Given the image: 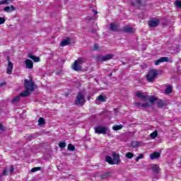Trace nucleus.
Masks as SVG:
<instances>
[{"label": "nucleus", "mask_w": 181, "mask_h": 181, "mask_svg": "<svg viewBox=\"0 0 181 181\" xmlns=\"http://www.w3.org/2000/svg\"><path fill=\"white\" fill-rule=\"evenodd\" d=\"M105 160L110 165H119V163H121V158H119V154H117L115 152L112 153V157L110 156H106Z\"/></svg>", "instance_id": "nucleus-1"}, {"label": "nucleus", "mask_w": 181, "mask_h": 181, "mask_svg": "<svg viewBox=\"0 0 181 181\" xmlns=\"http://www.w3.org/2000/svg\"><path fill=\"white\" fill-rule=\"evenodd\" d=\"M159 73L156 69H151L148 71L147 75L146 76V78L148 83H153L155 81V78H156V76H158Z\"/></svg>", "instance_id": "nucleus-2"}, {"label": "nucleus", "mask_w": 181, "mask_h": 181, "mask_svg": "<svg viewBox=\"0 0 181 181\" xmlns=\"http://www.w3.org/2000/svg\"><path fill=\"white\" fill-rule=\"evenodd\" d=\"M86 104V98L82 92H78L75 100V105H84Z\"/></svg>", "instance_id": "nucleus-3"}, {"label": "nucleus", "mask_w": 181, "mask_h": 181, "mask_svg": "<svg viewBox=\"0 0 181 181\" xmlns=\"http://www.w3.org/2000/svg\"><path fill=\"white\" fill-rule=\"evenodd\" d=\"M24 87L25 90H28L31 93H33V91H35V83L32 80L29 81L28 79H25L24 81Z\"/></svg>", "instance_id": "nucleus-4"}, {"label": "nucleus", "mask_w": 181, "mask_h": 181, "mask_svg": "<svg viewBox=\"0 0 181 181\" xmlns=\"http://www.w3.org/2000/svg\"><path fill=\"white\" fill-rule=\"evenodd\" d=\"M84 63V60L81 58H78L77 60H76L74 63V66H72L73 70H75V71H80L81 70V64Z\"/></svg>", "instance_id": "nucleus-5"}, {"label": "nucleus", "mask_w": 181, "mask_h": 181, "mask_svg": "<svg viewBox=\"0 0 181 181\" xmlns=\"http://www.w3.org/2000/svg\"><path fill=\"white\" fill-rule=\"evenodd\" d=\"M95 134H102L103 135H105V134L108 132V128L103 126L96 127H95Z\"/></svg>", "instance_id": "nucleus-6"}, {"label": "nucleus", "mask_w": 181, "mask_h": 181, "mask_svg": "<svg viewBox=\"0 0 181 181\" xmlns=\"http://www.w3.org/2000/svg\"><path fill=\"white\" fill-rule=\"evenodd\" d=\"M159 23H160V21L158 18H152L148 21V25L150 28H156L159 26Z\"/></svg>", "instance_id": "nucleus-7"}, {"label": "nucleus", "mask_w": 181, "mask_h": 181, "mask_svg": "<svg viewBox=\"0 0 181 181\" xmlns=\"http://www.w3.org/2000/svg\"><path fill=\"white\" fill-rule=\"evenodd\" d=\"M134 105L137 108H139L140 110H145V108H148V107H151V104L148 103L141 104L139 102H135L134 103Z\"/></svg>", "instance_id": "nucleus-8"}, {"label": "nucleus", "mask_w": 181, "mask_h": 181, "mask_svg": "<svg viewBox=\"0 0 181 181\" xmlns=\"http://www.w3.org/2000/svg\"><path fill=\"white\" fill-rule=\"evenodd\" d=\"M112 57H114V55L110 54L105 55L102 57H99L98 58V62H107V60H111V59H112Z\"/></svg>", "instance_id": "nucleus-9"}, {"label": "nucleus", "mask_w": 181, "mask_h": 181, "mask_svg": "<svg viewBox=\"0 0 181 181\" xmlns=\"http://www.w3.org/2000/svg\"><path fill=\"white\" fill-rule=\"evenodd\" d=\"M136 97L138 98H141L144 101H146L148 100V95H144L143 92L137 91L136 92Z\"/></svg>", "instance_id": "nucleus-10"}, {"label": "nucleus", "mask_w": 181, "mask_h": 181, "mask_svg": "<svg viewBox=\"0 0 181 181\" xmlns=\"http://www.w3.org/2000/svg\"><path fill=\"white\" fill-rule=\"evenodd\" d=\"M165 62H169V58L167 57H160V59H158L156 61L155 65L159 66V64H160V63H163Z\"/></svg>", "instance_id": "nucleus-11"}, {"label": "nucleus", "mask_w": 181, "mask_h": 181, "mask_svg": "<svg viewBox=\"0 0 181 181\" xmlns=\"http://www.w3.org/2000/svg\"><path fill=\"white\" fill-rule=\"evenodd\" d=\"M25 69H33V61L29 59L25 61Z\"/></svg>", "instance_id": "nucleus-12"}, {"label": "nucleus", "mask_w": 181, "mask_h": 181, "mask_svg": "<svg viewBox=\"0 0 181 181\" xmlns=\"http://www.w3.org/2000/svg\"><path fill=\"white\" fill-rule=\"evenodd\" d=\"M106 98L103 95H100L95 100V104H100V103H105Z\"/></svg>", "instance_id": "nucleus-13"}, {"label": "nucleus", "mask_w": 181, "mask_h": 181, "mask_svg": "<svg viewBox=\"0 0 181 181\" xmlns=\"http://www.w3.org/2000/svg\"><path fill=\"white\" fill-rule=\"evenodd\" d=\"M151 170L155 175H158V173H159V171L160 170V168H159V166H158V165L152 164Z\"/></svg>", "instance_id": "nucleus-14"}, {"label": "nucleus", "mask_w": 181, "mask_h": 181, "mask_svg": "<svg viewBox=\"0 0 181 181\" xmlns=\"http://www.w3.org/2000/svg\"><path fill=\"white\" fill-rule=\"evenodd\" d=\"M28 57H29V59H32L35 63H38V62H40V58L32 54V53H29Z\"/></svg>", "instance_id": "nucleus-15"}, {"label": "nucleus", "mask_w": 181, "mask_h": 181, "mask_svg": "<svg viewBox=\"0 0 181 181\" xmlns=\"http://www.w3.org/2000/svg\"><path fill=\"white\" fill-rule=\"evenodd\" d=\"M16 8H15V6H13V5H11V6H8L4 7V11L5 12H7L8 13H11V12H13V11H16Z\"/></svg>", "instance_id": "nucleus-16"}, {"label": "nucleus", "mask_w": 181, "mask_h": 181, "mask_svg": "<svg viewBox=\"0 0 181 181\" xmlns=\"http://www.w3.org/2000/svg\"><path fill=\"white\" fill-rule=\"evenodd\" d=\"M12 70H13V64H12L11 62H9L6 69V74H12Z\"/></svg>", "instance_id": "nucleus-17"}, {"label": "nucleus", "mask_w": 181, "mask_h": 181, "mask_svg": "<svg viewBox=\"0 0 181 181\" xmlns=\"http://www.w3.org/2000/svg\"><path fill=\"white\" fill-rule=\"evenodd\" d=\"M142 4V0H132L131 5L132 6H141V4Z\"/></svg>", "instance_id": "nucleus-18"}, {"label": "nucleus", "mask_w": 181, "mask_h": 181, "mask_svg": "<svg viewBox=\"0 0 181 181\" xmlns=\"http://www.w3.org/2000/svg\"><path fill=\"white\" fill-rule=\"evenodd\" d=\"M123 32L124 33H134V28L129 26H125L123 28Z\"/></svg>", "instance_id": "nucleus-19"}, {"label": "nucleus", "mask_w": 181, "mask_h": 181, "mask_svg": "<svg viewBox=\"0 0 181 181\" xmlns=\"http://www.w3.org/2000/svg\"><path fill=\"white\" fill-rule=\"evenodd\" d=\"M158 158H160V153L159 152H154L150 155V158L151 160L158 159Z\"/></svg>", "instance_id": "nucleus-20"}, {"label": "nucleus", "mask_w": 181, "mask_h": 181, "mask_svg": "<svg viewBox=\"0 0 181 181\" xmlns=\"http://www.w3.org/2000/svg\"><path fill=\"white\" fill-rule=\"evenodd\" d=\"M71 40L68 37V38L62 40L60 45H61V46H63V47L69 46V45H70V43H71Z\"/></svg>", "instance_id": "nucleus-21"}, {"label": "nucleus", "mask_w": 181, "mask_h": 181, "mask_svg": "<svg viewBox=\"0 0 181 181\" xmlns=\"http://www.w3.org/2000/svg\"><path fill=\"white\" fill-rule=\"evenodd\" d=\"M30 90L25 89L23 92L20 93V97H29L30 95Z\"/></svg>", "instance_id": "nucleus-22"}, {"label": "nucleus", "mask_w": 181, "mask_h": 181, "mask_svg": "<svg viewBox=\"0 0 181 181\" xmlns=\"http://www.w3.org/2000/svg\"><path fill=\"white\" fill-rule=\"evenodd\" d=\"M110 29L112 32H118V25L110 23Z\"/></svg>", "instance_id": "nucleus-23"}, {"label": "nucleus", "mask_w": 181, "mask_h": 181, "mask_svg": "<svg viewBox=\"0 0 181 181\" xmlns=\"http://www.w3.org/2000/svg\"><path fill=\"white\" fill-rule=\"evenodd\" d=\"M157 105L160 108H162L163 107H166V103H165V101H163L162 100H160L158 101Z\"/></svg>", "instance_id": "nucleus-24"}, {"label": "nucleus", "mask_w": 181, "mask_h": 181, "mask_svg": "<svg viewBox=\"0 0 181 181\" xmlns=\"http://www.w3.org/2000/svg\"><path fill=\"white\" fill-rule=\"evenodd\" d=\"M12 2H13V0H3L0 1V5H9Z\"/></svg>", "instance_id": "nucleus-25"}, {"label": "nucleus", "mask_w": 181, "mask_h": 181, "mask_svg": "<svg viewBox=\"0 0 181 181\" xmlns=\"http://www.w3.org/2000/svg\"><path fill=\"white\" fill-rule=\"evenodd\" d=\"M147 100L148 101H149V103H151V104H154L155 101H156V100H158L156 98H155V96H151V97H147Z\"/></svg>", "instance_id": "nucleus-26"}, {"label": "nucleus", "mask_w": 181, "mask_h": 181, "mask_svg": "<svg viewBox=\"0 0 181 181\" xmlns=\"http://www.w3.org/2000/svg\"><path fill=\"white\" fill-rule=\"evenodd\" d=\"M124 126L122 124H119V125H114L112 127V129L113 131H119V129H122V127Z\"/></svg>", "instance_id": "nucleus-27"}, {"label": "nucleus", "mask_w": 181, "mask_h": 181, "mask_svg": "<svg viewBox=\"0 0 181 181\" xmlns=\"http://www.w3.org/2000/svg\"><path fill=\"white\" fill-rule=\"evenodd\" d=\"M132 148H138V146H141V142L136 141H132Z\"/></svg>", "instance_id": "nucleus-28"}, {"label": "nucleus", "mask_w": 181, "mask_h": 181, "mask_svg": "<svg viewBox=\"0 0 181 181\" xmlns=\"http://www.w3.org/2000/svg\"><path fill=\"white\" fill-rule=\"evenodd\" d=\"M110 176H111V173H110V172L104 173L101 175V178H102V179H107V177H110Z\"/></svg>", "instance_id": "nucleus-29"}, {"label": "nucleus", "mask_w": 181, "mask_h": 181, "mask_svg": "<svg viewBox=\"0 0 181 181\" xmlns=\"http://www.w3.org/2000/svg\"><path fill=\"white\" fill-rule=\"evenodd\" d=\"M45 124H46L45 119L43 117H40L38 119V125H45Z\"/></svg>", "instance_id": "nucleus-30"}, {"label": "nucleus", "mask_w": 181, "mask_h": 181, "mask_svg": "<svg viewBox=\"0 0 181 181\" xmlns=\"http://www.w3.org/2000/svg\"><path fill=\"white\" fill-rule=\"evenodd\" d=\"M156 136H158V131H154L150 134V137L151 138V139H155Z\"/></svg>", "instance_id": "nucleus-31"}, {"label": "nucleus", "mask_w": 181, "mask_h": 181, "mask_svg": "<svg viewBox=\"0 0 181 181\" xmlns=\"http://www.w3.org/2000/svg\"><path fill=\"white\" fill-rule=\"evenodd\" d=\"M165 93V94H170V93H172V86L170 85L167 86Z\"/></svg>", "instance_id": "nucleus-32"}, {"label": "nucleus", "mask_w": 181, "mask_h": 181, "mask_svg": "<svg viewBox=\"0 0 181 181\" xmlns=\"http://www.w3.org/2000/svg\"><path fill=\"white\" fill-rule=\"evenodd\" d=\"M125 156L127 158V159H132L134 158V153L128 152L126 153Z\"/></svg>", "instance_id": "nucleus-33"}, {"label": "nucleus", "mask_w": 181, "mask_h": 181, "mask_svg": "<svg viewBox=\"0 0 181 181\" xmlns=\"http://www.w3.org/2000/svg\"><path fill=\"white\" fill-rule=\"evenodd\" d=\"M21 100V95H19L18 96L13 98L12 100V103L13 104H16V103H18V101H19Z\"/></svg>", "instance_id": "nucleus-34"}, {"label": "nucleus", "mask_w": 181, "mask_h": 181, "mask_svg": "<svg viewBox=\"0 0 181 181\" xmlns=\"http://www.w3.org/2000/svg\"><path fill=\"white\" fill-rule=\"evenodd\" d=\"M68 151H76V147L73 144H69L68 145Z\"/></svg>", "instance_id": "nucleus-35"}, {"label": "nucleus", "mask_w": 181, "mask_h": 181, "mask_svg": "<svg viewBox=\"0 0 181 181\" xmlns=\"http://www.w3.org/2000/svg\"><path fill=\"white\" fill-rule=\"evenodd\" d=\"M59 148H61V149H64V148H66V141H60L59 144Z\"/></svg>", "instance_id": "nucleus-36"}, {"label": "nucleus", "mask_w": 181, "mask_h": 181, "mask_svg": "<svg viewBox=\"0 0 181 181\" xmlns=\"http://www.w3.org/2000/svg\"><path fill=\"white\" fill-rule=\"evenodd\" d=\"M9 168H6L5 169H4L3 170V173L1 175H0V177H2V176H6V175H8V169Z\"/></svg>", "instance_id": "nucleus-37"}, {"label": "nucleus", "mask_w": 181, "mask_h": 181, "mask_svg": "<svg viewBox=\"0 0 181 181\" xmlns=\"http://www.w3.org/2000/svg\"><path fill=\"white\" fill-rule=\"evenodd\" d=\"M6 131V127L2 125V124L0 123V134L1 132H5Z\"/></svg>", "instance_id": "nucleus-38"}, {"label": "nucleus", "mask_w": 181, "mask_h": 181, "mask_svg": "<svg viewBox=\"0 0 181 181\" xmlns=\"http://www.w3.org/2000/svg\"><path fill=\"white\" fill-rule=\"evenodd\" d=\"M41 169H42V168H40V167L33 168L31 169V172L33 173H35V172H37V170H40Z\"/></svg>", "instance_id": "nucleus-39"}, {"label": "nucleus", "mask_w": 181, "mask_h": 181, "mask_svg": "<svg viewBox=\"0 0 181 181\" xmlns=\"http://www.w3.org/2000/svg\"><path fill=\"white\" fill-rule=\"evenodd\" d=\"M9 169V173L12 174L13 173L14 170H15V168L13 167V165H10L8 167Z\"/></svg>", "instance_id": "nucleus-40"}, {"label": "nucleus", "mask_w": 181, "mask_h": 181, "mask_svg": "<svg viewBox=\"0 0 181 181\" xmlns=\"http://www.w3.org/2000/svg\"><path fill=\"white\" fill-rule=\"evenodd\" d=\"M144 158V154H140L139 156H137L135 159L136 162H139V159Z\"/></svg>", "instance_id": "nucleus-41"}, {"label": "nucleus", "mask_w": 181, "mask_h": 181, "mask_svg": "<svg viewBox=\"0 0 181 181\" xmlns=\"http://www.w3.org/2000/svg\"><path fill=\"white\" fill-rule=\"evenodd\" d=\"M175 6H177V8H181V1L179 0H177L175 1Z\"/></svg>", "instance_id": "nucleus-42"}, {"label": "nucleus", "mask_w": 181, "mask_h": 181, "mask_svg": "<svg viewBox=\"0 0 181 181\" xmlns=\"http://www.w3.org/2000/svg\"><path fill=\"white\" fill-rule=\"evenodd\" d=\"M5 17H0V25H3V23H5Z\"/></svg>", "instance_id": "nucleus-43"}, {"label": "nucleus", "mask_w": 181, "mask_h": 181, "mask_svg": "<svg viewBox=\"0 0 181 181\" xmlns=\"http://www.w3.org/2000/svg\"><path fill=\"white\" fill-rule=\"evenodd\" d=\"M98 49H100V46H98L97 44H95L93 46V50H98Z\"/></svg>", "instance_id": "nucleus-44"}, {"label": "nucleus", "mask_w": 181, "mask_h": 181, "mask_svg": "<svg viewBox=\"0 0 181 181\" xmlns=\"http://www.w3.org/2000/svg\"><path fill=\"white\" fill-rule=\"evenodd\" d=\"M28 139H29L30 141H32V139H35V136L30 134L28 136Z\"/></svg>", "instance_id": "nucleus-45"}, {"label": "nucleus", "mask_w": 181, "mask_h": 181, "mask_svg": "<svg viewBox=\"0 0 181 181\" xmlns=\"http://www.w3.org/2000/svg\"><path fill=\"white\" fill-rule=\"evenodd\" d=\"M87 19H88L89 21H93V19H95V16L94 17L88 16Z\"/></svg>", "instance_id": "nucleus-46"}, {"label": "nucleus", "mask_w": 181, "mask_h": 181, "mask_svg": "<svg viewBox=\"0 0 181 181\" xmlns=\"http://www.w3.org/2000/svg\"><path fill=\"white\" fill-rule=\"evenodd\" d=\"M6 83L2 82L0 83V87H4V86H6Z\"/></svg>", "instance_id": "nucleus-47"}, {"label": "nucleus", "mask_w": 181, "mask_h": 181, "mask_svg": "<svg viewBox=\"0 0 181 181\" xmlns=\"http://www.w3.org/2000/svg\"><path fill=\"white\" fill-rule=\"evenodd\" d=\"M93 12L95 15H97V13H98V12L97 11V10H93Z\"/></svg>", "instance_id": "nucleus-48"}, {"label": "nucleus", "mask_w": 181, "mask_h": 181, "mask_svg": "<svg viewBox=\"0 0 181 181\" xmlns=\"http://www.w3.org/2000/svg\"><path fill=\"white\" fill-rule=\"evenodd\" d=\"M6 61L8 62V63L11 62L9 57H6Z\"/></svg>", "instance_id": "nucleus-49"}, {"label": "nucleus", "mask_w": 181, "mask_h": 181, "mask_svg": "<svg viewBox=\"0 0 181 181\" xmlns=\"http://www.w3.org/2000/svg\"><path fill=\"white\" fill-rule=\"evenodd\" d=\"M109 77H112V72L109 74Z\"/></svg>", "instance_id": "nucleus-50"}, {"label": "nucleus", "mask_w": 181, "mask_h": 181, "mask_svg": "<svg viewBox=\"0 0 181 181\" xmlns=\"http://www.w3.org/2000/svg\"><path fill=\"white\" fill-rule=\"evenodd\" d=\"M114 111H115V112H117V108L114 109Z\"/></svg>", "instance_id": "nucleus-51"}, {"label": "nucleus", "mask_w": 181, "mask_h": 181, "mask_svg": "<svg viewBox=\"0 0 181 181\" xmlns=\"http://www.w3.org/2000/svg\"><path fill=\"white\" fill-rule=\"evenodd\" d=\"M90 96H88V100H90Z\"/></svg>", "instance_id": "nucleus-52"}, {"label": "nucleus", "mask_w": 181, "mask_h": 181, "mask_svg": "<svg viewBox=\"0 0 181 181\" xmlns=\"http://www.w3.org/2000/svg\"><path fill=\"white\" fill-rule=\"evenodd\" d=\"M93 33H95V31H93Z\"/></svg>", "instance_id": "nucleus-53"}, {"label": "nucleus", "mask_w": 181, "mask_h": 181, "mask_svg": "<svg viewBox=\"0 0 181 181\" xmlns=\"http://www.w3.org/2000/svg\"><path fill=\"white\" fill-rule=\"evenodd\" d=\"M62 62H64V59H63Z\"/></svg>", "instance_id": "nucleus-54"}]
</instances>
